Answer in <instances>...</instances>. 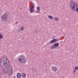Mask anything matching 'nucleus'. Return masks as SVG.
<instances>
[{
    "instance_id": "12",
    "label": "nucleus",
    "mask_w": 78,
    "mask_h": 78,
    "mask_svg": "<svg viewBox=\"0 0 78 78\" xmlns=\"http://www.w3.org/2000/svg\"><path fill=\"white\" fill-rule=\"evenodd\" d=\"M34 6H32L30 7V8L29 10H31V9H34Z\"/></svg>"
},
{
    "instance_id": "26",
    "label": "nucleus",
    "mask_w": 78,
    "mask_h": 78,
    "mask_svg": "<svg viewBox=\"0 0 78 78\" xmlns=\"http://www.w3.org/2000/svg\"><path fill=\"white\" fill-rule=\"evenodd\" d=\"M60 42H62V41H61Z\"/></svg>"
},
{
    "instance_id": "20",
    "label": "nucleus",
    "mask_w": 78,
    "mask_h": 78,
    "mask_svg": "<svg viewBox=\"0 0 78 78\" xmlns=\"http://www.w3.org/2000/svg\"><path fill=\"white\" fill-rule=\"evenodd\" d=\"M52 39H53V40L54 39H55V36H52Z\"/></svg>"
},
{
    "instance_id": "15",
    "label": "nucleus",
    "mask_w": 78,
    "mask_h": 78,
    "mask_svg": "<svg viewBox=\"0 0 78 78\" xmlns=\"http://www.w3.org/2000/svg\"><path fill=\"white\" fill-rule=\"evenodd\" d=\"M75 70H78V66H76L75 67Z\"/></svg>"
},
{
    "instance_id": "1",
    "label": "nucleus",
    "mask_w": 78,
    "mask_h": 78,
    "mask_svg": "<svg viewBox=\"0 0 78 78\" xmlns=\"http://www.w3.org/2000/svg\"><path fill=\"white\" fill-rule=\"evenodd\" d=\"M9 62V61L7 58H3L1 62V66H3L4 67V69L2 70L3 72H4V74L5 75H8L9 76H10L12 73V71L13 69L12 66H10L9 64H7V62Z\"/></svg>"
},
{
    "instance_id": "10",
    "label": "nucleus",
    "mask_w": 78,
    "mask_h": 78,
    "mask_svg": "<svg viewBox=\"0 0 78 78\" xmlns=\"http://www.w3.org/2000/svg\"><path fill=\"white\" fill-rule=\"evenodd\" d=\"M22 76L23 78H25L26 77V74L25 73H23L22 74Z\"/></svg>"
},
{
    "instance_id": "24",
    "label": "nucleus",
    "mask_w": 78,
    "mask_h": 78,
    "mask_svg": "<svg viewBox=\"0 0 78 78\" xmlns=\"http://www.w3.org/2000/svg\"><path fill=\"white\" fill-rule=\"evenodd\" d=\"M16 24H17V23H18V22L16 21Z\"/></svg>"
},
{
    "instance_id": "23",
    "label": "nucleus",
    "mask_w": 78,
    "mask_h": 78,
    "mask_svg": "<svg viewBox=\"0 0 78 78\" xmlns=\"http://www.w3.org/2000/svg\"><path fill=\"white\" fill-rule=\"evenodd\" d=\"M73 72H74V73H75V72H76V70H73Z\"/></svg>"
},
{
    "instance_id": "18",
    "label": "nucleus",
    "mask_w": 78,
    "mask_h": 78,
    "mask_svg": "<svg viewBox=\"0 0 78 78\" xmlns=\"http://www.w3.org/2000/svg\"><path fill=\"white\" fill-rule=\"evenodd\" d=\"M23 29H24V28L23 27H21V31H23Z\"/></svg>"
},
{
    "instance_id": "16",
    "label": "nucleus",
    "mask_w": 78,
    "mask_h": 78,
    "mask_svg": "<svg viewBox=\"0 0 78 78\" xmlns=\"http://www.w3.org/2000/svg\"><path fill=\"white\" fill-rule=\"evenodd\" d=\"M32 72H35V69L34 68H32Z\"/></svg>"
},
{
    "instance_id": "21",
    "label": "nucleus",
    "mask_w": 78,
    "mask_h": 78,
    "mask_svg": "<svg viewBox=\"0 0 78 78\" xmlns=\"http://www.w3.org/2000/svg\"><path fill=\"white\" fill-rule=\"evenodd\" d=\"M39 12H40V11L39 10H38L37 11V13H39Z\"/></svg>"
},
{
    "instance_id": "4",
    "label": "nucleus",
    "mask_w": 78,
    "mask_h": 78,
    "mask_svg": "<svg viewBox=\"0 0 78 78\" xmlns=\"http://www.w3.org/2000/svg\"><path fill=\"white\" fill-rule=\"evenodd\" d=\"M18 59H19V61L21 63H24V62H25V61H26L25 57L22 55L20 56Z\"/></svg>"
},
{
    "instance_id": "25",
    "label": "nucleus",
    "mask_w": 78,
    "mask_h": 78,
    "mask_svg": "<svg viewBox=\"0 0 78 78\" xmlns=\"http://www.w3.org/2000/svg\"><path fill=\"white\" fill-rule=\"evenodd\" d=\"M33 6H34V4H33Z\"/></svg>"
},
{
    "instance_id": "6",
    "label": "nucleus",
    "mask_w": 78,
    "mask_h": 78,
    "mask_svg": "<svg viewBox=\"0 0 78 78\" xmlns=\"http://www.w3.org/2000/svg\"><path fill=\"white\" fill-rule=\"evenodd\" d=\"M73 1L72 0H71L70 3H69V6L70 7V9H71L72 8V6L73 5H75V4H76V3H73Z\"/></svg>"
},
{
    "instance_id": "19",
    "label": "nucleus",
    "mask_w": 78,
    "mask_h": 78,
    "mask_svg": "<svg viewBox=\"0 0 78 78\" xmlns=\"http://www.w3.org/2000/svg\"><path fill=\"white\" fill-rule=\"evenodd\" d=\"M2 38H3V35H0V39H2Z\"/></svg>"
},
{
    "instance_id": "14",
    "label": "nucleus",
    "mask_w": 78,
    "mask_h": 78,
    "mask_svg": "<svg viewBox=\"0 0 78 78\" xmlns=\"http://www.w3.org/2000/svg\"><path fill=\"white\" fill-rule=\"evenodd\" d=\"M30 10V12L31 13H33V12H34V10H33V9H32Z\"/></svg>"
},
{
    "instance_id": "22",
    "label": "nucleus",
    "mask_w": 78,
    "mask_h": 78,
    "mask_svg": "<svg viewBox=\"0 0 78 78\" xmlns=\"http://www.w3.org/2000/svg\"><path fill=\"white\" fill-rule=\"evenodd\" d=\"M35 33H36V34H37V30H35Z\"/></svg>"
},
{
    "instance_id": "11",
    "label": "nucleus",
    "mask_w": 78,
    "mask_h": 78,
    "mask_svg": "<svg viewBox=\"0 0 78 78\" xmlns=\"http://www.w3.org/2000/svg\"><path fill=\"white\" fill-rule=\"evenodd\" d=\"M48 17H49V18L50 19L52 20V19H53V17H52V16L48 15Z\"/></svg>"
},
{
    "instance_id": "13",
    "label": "nucleus",
    "mask_w": 78,
    "mask_h": 78,
    "mask_svg": "<svg viewBox=\"0 0 78 78\" xmlns=\"http://www.w3.org/2000/svg\"><path fill=\"white\" fill-rule=\"evenodd\" d=\"M41 9V8H40V7L38 6L37 7V11H39L40 9Z\"/></svg>"
},
{
    "instance_id": "5",
    "label": "nucleus",
    "mask_w": 78,
    "mask_h": 78,
    "mask_svg": "<svg viewBox=\"0 0 78 78\" xmlns=\"http://www.w3.org/2000/svg\"><path fill=\"white\" fill-rule=\"evenodd\" d=\"M58 47H59V44L58 43H56L51 46V49H55V50L58 49L59 48Z\"/></svg>"
},
{
    "instance_id": "7",
    "label": "nucleus",
    "mask_w": 78,
    "mask_h": 78,
    "mask_svg": "<svg viewBox=\"0 0 78 78\" xmlns=\"http://www.w3.org/2000/svg\"><path fill=\"white\" fill-rule=\"evenodd\" d=\"M57 39H54V40H52L51 41H50V44H53V43H54V42H57Z\"/></svg>"
},
{
    "instance_id": "17",
    "label": "nucleus",
    "mask_w": 78,
    "mask_h": 78,
    "mask_svg": "<svg viewBox=\"0 0 78 78\" xmlns=\"http://www.w3.org/2000/svg\"><path fill=\"white\" fill-rule=\"evenodd\" d=\"M55 20H56V21H58V20L59 19H58V18L57 17H55Z\"/></svg>"
},
{
    "instance_id": "2",
    "label": "nucleus",
    "mask_w": 78,
    "mask_h": 78,
    "mask_svg": "<svg viewBox=\"0 0 78 78\" xmlns=\"http://www.w3.org/2000/svg\"><path fill=\"white\" fill-rule=\"evenodd\" d=\"M1 19L2 22H7L8 15L6 13H5L1 16Z\"/></svg>"
},
{
    "instance_id": "9",
    "label": "nucleus",
    "mask_w": 78,
    "mask_h": 78,
    "mask_svg": "<svg viewBox=\"0 0 78 78\" xmlns=\"http://www.w3.org/2000/svg\"><path fill=\"white\" fill-rule=\"evenodd\" d=\"M52 70H53L54 72H56L58 70V69L55 67H53L52 69H51Z\"/></svg>"
},
{
    "instance_id": "3",
    "label": "nucleus",
    "mask_w": 78,
    "mask_h": 78,
    "mask_svg": "<svg viewBox=\"0 0 78 78\" xmlns=\"http://www.w3.org/2000/svg\"><path fill=\"white\" fill-rule=\"evenodd\" d=\"M71 9L73 11H76V12H78V3L72 5Z\"/></svg>"
},
{
    "instance_id": "8",
    "label": "nucleus",
    "mask_w": 78,
    "mask_h": 78,
    "mask_svg": "<svg viewBox=\"0 0 78 78\" xmlns=\"http://www.w3.org/2000/svg\"><path fill=\"white\" fill-rule=\"evenodd\" d=\"M16 76L18 78H21V76H22V74H21V73H18L17 74Z\"/></svg>"
}]
</instances>
